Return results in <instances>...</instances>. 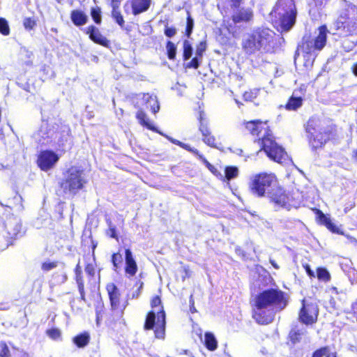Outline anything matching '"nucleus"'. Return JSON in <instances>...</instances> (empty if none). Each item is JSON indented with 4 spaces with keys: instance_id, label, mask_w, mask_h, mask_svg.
<instances>
[{
    "instance_id": "obj_63",
    "label": "nucleus",
    "mask_w": 357,
    "mask_h": 357,
    "mask_svg": "<svg viewBox=\"0 0 357 357\" xmlns=\"http://www.w3.org/2000/svg\"><path fill=\"white\" fill-rule=\"evenodd\" d=\"M39 142L40 143H42V144H44L45 143V141L44 140H42V139H38Z\"/></svg>"
},
{
    "instance_id": "obj_37",
    "label": "nucleus",
    "mask_w": 357,
    "mask_h": 357,
    "mask_svg": "<svg viewBox=\"0 0 357 357\" xmlns=\"http://www.w3.org/2000/svg\"><path fill=\"white\" fill-rule=\"evenodd\" d=\"M10 351L6 343H0V357H9Z\"/></svg>"
},
{
    "instance_id": "obj_40",
    "label": "nucleus",
    "mask_w": 357,
    "mask_h": 357,
    "mask_svg": "<svg viewBox=\"0 0 357 357\" xmlns=\"http://www.w3.org/2000/svg\"><path fill=\"white\" fill-rule=\"evenodd\" d=\"M112 261L114 266L115 267V271H116L118 264H120L122 261V256L119 253H115L112 255Z\"/></svg>"
},
{
    "instance_id": "obj_26",
    "label": "nucleus",
    "mask_w": 357,
    "mask_h": 357,
    "mask_svg": "<svg viewBox=\"0 0 357 357\" xmlns=\"http://www.w3.org/2000/svg\"><path fill=\"white\" fill-rule=\"evenodd\" d=\"M238 175V169L236 167H227L225 169V177L229 181L237 177Z\"/></svg>"
},
{
    "instance_id": "obj_22",
    "label": "nucleus",
    "mask_w": 357,
    "mask_h": 357,
    "mask_svg": "<svg viewBox=\"0 0 357 357\" xmlns=\"http://www.w3.org/2000/svg\"><path fill=\"white\" fill-rule=\"evenodd\" d=\"M90 340V335L88 333L85 332L73 337V341L79 348L86 347Z\"/></svg>"
},
{
    "instance_id": "obj_25",
    "label": "nucleus",
    "mask_w": 357,
    "mask_h": 357,
    "mask_svg": "<svg viewBox=\"0 0 357 357\" xmlns=\"http://www.w3.org/2000/svg\"><path fill=\"white\" fill-rule=\"evenodd\" d=\"M317 277L322 282H327L331 280V275L325 268H318L317 269Z\"/></svg>"
},
{
    "instance_id": "obj_36",
    "label": "nucleus",
    "mask_w": 357,
    "mask_h": 357,
    "mask_svg": "<svg viewBox=\"0 0 357 357\" xmlns=\"http://www.w3.org/2000/svg\"><path fill=\"white\" fill-rule=\"evenodd\" d=\"M76 281L77 283L79 291L81 294L82 298L84 299V282L82 280V274L76 275Z\"/></svg>"
},
{
    "instance_id": "obj_1",
    "label": "nucleus",
    "mask_w": 357,
    "mask_h": 357,
    "mask_svg": "<svg viewBox=\"0 0 357 357\" xmlns=\"http://www.w3.org/2000/svg\"><path fill=\"white\" fill-rule=\"evenodd\" d=\"M250 189L252 194L258 197H268L275 204V208H290L289 197L278 186V180L273 174L264 172L253 175L250 178Z\"/></svg>"
},
{
    "instance_id": "obj_2",
    "label": "nucleus",
    "mask_w": 357,
    "mask_h": 357,
    "mask_svg": "<svg viewBox=\"0 0 357 357\" xmlns=\"http://www.w3.org/2000/svg\"><path fill=\"white\" fill-rule=\"evenodd\" d=\"M287 303V296L281 290H264L255 299L253 317L260 324H268L272 321L275 313L285 308Z\"/></svg>"
},
{
    "instance_id": "obj_29",
    "label": "nucleus",
    "mask_w": 357,
    "mask_h": 357,
    "mask_svg": "<svg viewBox=\"0 0 357 357\" xmlns=\"http://www.w3.org/2000/svg\"><path fill=\"white\" fill-rule=\"evenodd\" d=\"M46 334L48 337L54 340H59L61 339V333L58 328H51L46 331Z\"/></svg>"
},
{
    "instance_id": "obj_49",
    "label": "nucleus",
    "mask_w": 357,
    "mask_h": 357,
    "mask_svg": "<svg viewBox=\"0 0 357 357\" xmlns=\"http://www.w3.org/2000/svg\"><path fill=\"white\" fill-rule=\"evenodd\" d=\"M158 132L160 133V135L165 136V137H167L171 142H172L174 144H176L180 146V144H181V143H182L181 142L177 140V139H173L170 137L163 135L162 132H160L159 131Z\"/></svg>"
},
{
    "instance_id": "obj_34",
    "label": "nucleus",
    "mask_w": 357,
    "mask_h": 357,
    "mask_svg": "<svg viewBox=\"0 0 357 357\" xmlns=\"http://www.w3.org/2000/svg\"><path fill=\"white\" fill-rule=\"evenodd\" d=\"M258 90H253L250 91H246L243 94V98L246 101H252L257 96Z\"/></svg>"
},
{
    "instance_id": "obj_13",
    "label": "nucleus",
    "mask_w": 357,
    "mask_h": 357,
    "mask_svg": "<svg viewBox=\"0 0 357 357\" xmlns=\"http://www.w3.org/2000/svg\"><path fill=\"white\" fill-rule=\"evenodd\" d=\"M137 101L135 103L136 107L142 105H146V107H150L153 114L157 113L160 109V105L156 96L150 93H139L136 96Z\"/></svg>"
},
{
    "instance_id": "obj_7",
    "label": "nucleus",
    "mask_w": 357,
    "mask_h": 357,
    "mask_svg": "<svg viewBox=\"0 0 357 357\" xmlns=\"http://www.w3.org/2000/svg\"><path fill=\"white\" fill-rule=\"evenodd\" d=\"M278 18L282 31H289L296 22V10L293 0H278L272 12Z\"/></svg>"
},
{
    "instance_id": "obj_12",
    "label": "nucleus",
    "mask_w": 357,
    "mask_h": 357,
    "mask_svg": "<svg viewBox=\"0 0 357 357\" xmlns=\"http://www.w3.org/2000/svg\"><path fill=\"white\" fill-rule=\"evenodd\" d=\"M59 159L58 155L53 151H42L38 158V165L42 170L47 171L54 166Z\"/></svg>"
},
{
    "instance_id": "obj_53",
    "label": "nucleus",
    "mask_w": 357,
    "mask_h": 357,
    "mask_svg": "<svg viewBox=\"0 0 357 357\" xmlns=\"http://www.w3.org/2000/svg\"><path fill=\"white\" fill-rule=\"evenodd\" d=\"M143 283L142 282L139 287L137 289V290L132 294V298H137L139 295L140 294V290L142 288Z\"/></svg>"
},
{
    "instance_id": "obj_38",
    "label": "nucleus",
    "mask_w": 357,
    "mask_h": 357,
    "mask_svg": "<svg viewBox=\"0 0 357 357\" xmlns=\"http://www.w3.org/2000/svg\"><path fill=\"white\" fill-rule=\"evenodd\" d=\"M328 351V347H322L317 351H315L312 357H324L325 356Z\"/></svg>"
},
{
    "instance_id": "obj_45",
    "label": "nucleus",
    "mask_w": 357,
    "mask_h": 357,
    "mask_svg": "<svg viewBox=\"0 0 357 357\" xmlns=\"http://www.w3.org/2000/svg\"><path fill=\"white\" fill-rule=\"evenodd\" d=\"M199 57L196 56V57L193 58L191 61L188 64V68H197L199 66Z\"/></svg>"
},
{
    "instance_id": "obj_9",
    "label": "nucleus",
    "mask_w": 357,
    "mask_h": 357,
    "mask_svg": "<svg viewBox=\"0 0 357 357\" xmlns=\"http://www.w3.org/2000/svg\"><path fill=\"white\" fill-rule=\"evenodd\" d=\"M86 183L84 171L77 167H72L67 171L61 186L65 193L74 195L82 189Z\"/></svg>"
},
{
    "instance_id": "obj_5",
    "label": "nucleus",
    "mask_w": 357,
    "mask_h": 357,
    "mask_svg": "<svg viewBox=\"0 0 357 357\" xmlns=\"http://www.w3.org/2000/svg\"><path fill=\"white\" fill-rule=\"evenodd\" d=\"M161 305V300L158 296L154 297L151 301L153 310L146 316L144 324L145 330L155 328L154 333L156 338L163 339L165 334V313Z\"/></svg>"
},
{
    "instance_id": "obj_60",
    "label": "nucleus",
    "mask_w": 357,
    "mask_h": 357,
    "mask_svg": "<svg viewBox=\"0 0 357 357\" xmlns=\"http://www.w3.org/2000/svg\"><path fill=\"white\" fill-rule=\"evenodd\" d=\"M326 357H336V355L335 353H331L328 350V354L326 355Z\"/></svg>"
},
{
    "instance_id": "obj_28",
    "label": "nucleus",
    "mask_w": 357,
    "mask_h": 357,
    "mask_svg": "<svg viewBox=\"0 0 357 357\" xmlns=\"http://www.w3.org/2000/svg\"><path fill=\"white\" fill-rule=\"evenodd\" d=\"M112 15L116 22L121 26H123L124 24V20L119 10V8H112Z\"/></svg>"
},
{
    "instance_id": "obj_61",
    "label": "nucleus",
    "mask_w": 357,
    "mask_h": 357,
    "mask_svg": "<svg viewBox=\"0 0 357 357\" xmlns=\"http://www.w3.org/2000/svg\"><path fill=\"white\" fill-rule=\"evenodd\" d=\"M190 311L192 313H194L196 311V310L194 307H190Z\"/></svg>"
},
{
    "instance_id": "obj_44",
    "label": "nucleus",
    "mask_w": 357,
    "mask_h": 357,
    "mask_svg": "<svg viewBox=\"0 0 357 357\" xmlns=\"http://www.w3.org/2000/svg\"><path fill=\"white\" fill-rule=\"evenodd\" d=\"M13 357H29V354L24 352L23 351H20L18 349H14L12 353Z\"/></svg>"
},
{
    "instance_id": "obj_47",
    "label": "nucleus",
    "mask_w": 357,
    "mask_h": 357,
    "mask_svg": "<svg viewBox=\"0 0 357 357\" xmlns=\"http://www.w3.org/2000/svg\"><path fill=\"white\" fill-rule=\"evenodd\" d=\"M86 273L89 275H93L95 273V268L92 264H87L85 268Z\"/></svg>"
},
{
    "instance_id": "obj_8",
    "label": "nucleus",
    "mask_w": 357,
    "mask_h": 357,
    "mask_svg": "<svg viewBox=\"0 0 357 357\" xmlns=\"http://www.w3.org/2000/svg\"><path fill=\"white\" fill-rule=\"evenodd\" d=\"M307 130L313 137L310 140L313 149L321 147L330 139L331 129L326 126L324 121L311 119L308 122Z\"/></svg>"
},
{
    "instance_id": "obj_14",
    "label": "nucleus",
    "mask_w": 357,
    "mask_h": 357,
    "mask_svg": "<svg viewBox=\"0 0 357 357\" xmlns=\"http://www.w3.org/2000/svg\"><path fill=\"white\" fill-rule=\"evenodd\" d=\"M204 114L203 112H200L199 114V130L203 136V142L207 145L211 147H215V139L214 136H213L207 127L206 123H205L204 120Z\"/></svg>"
},
{
    "instance_id": "obj_18",
    "label": "nucleus",
    "mask_w": 357,
    "mask_h": 357,
    "mask_svg": "<svg viewBox=\"0 0 357 357\" xmlns=\"http://www.w3.org/2000/svg\"><path fill=\"white\" fill-rule=\"evenodd\" d=\"M151 4V0H132L131 6L132 13L135 15L146 11Z\"/></svg>"
},
{
    "instance_id": "obj_54",
    "label": "nucleus",
    "mask_w": 357,
    "mask_h": 357,
    "mask_svg": "<svg viewBox=\"0 0 357 357\" xmlns=\"http://www.w3.org/2000/svg\"><path fill=\"white\" fill-rule=\"evenodd\" d=\"M20 226L19 225H17L16 226V228H15L14 231L13 232H10L8 231L9 234L13 237V236H16L18 232L20 231Z\"/></svg>"
},
{
    "instance_id": "obj_55",
    "label": "nucleus",
    "mask_w": 357,
    "mask_h": 357,
    "mask_svg": "<svg viewBox=\"0 0 357 357\" xmlns=\"http://www.w3.org/2000/svg\"><path fill=\"white\" fill-rule=\"evenodd\" d=\"M232 1V6L235 8H237L240 5L241 0H231Z\"/></svg>"
},
{
    "instance_id": "obj_33",
    "label": "nucleus",
    "mask_w": 357,
    "mask_h": 357,
    "mask_svg": "<svg viewBox=\"0 0 357 357\" xmlns=\"http://www.w3.org/2000/svg\"><path fill=\"white\" fill-rule=\"evenodd\" d=\"M57 266V263L55 261H47L43 263L42 269L45 271H49Z\"/></svg>"
},
{
    "instance_id": "obj_17",
    "label": "nucleus",
    "mask_w": 357,
    "mask_h": 357,
    "mask_svg": "<svg viewBox=\"0 0 357 357\" xmlns=\"http://www.w3.org/2000/svg\"><path fill=\"white\" fill-rule=\"evenodd\" d=\"M252 17L253 13L250 8H241L234 12L232 18L235 23H239L248 22L252 20Z\"/></svg>"
},
{
    "instance_id": "obj_57",
    "label": "nucleus",
    "mask_w": 357,
    "mask_h": 357,
    "mask_svg": "<svg viewBox=\"0 0 357 357\" xmlns=\"http://www.w3.org/2000/svg\"><path fill=\"white\" fill-rule=\"evenodd\" d=\"M352 71H353V73L357 76V63H355L354 66H353V68H352Z\"/></svg>"
},
{
    "instance_id": "obj_62",
    "label": "nucleus",
    "mask_w": 357,
    "mask_h": 357,
    "mask_svg": "<svg viewBox=\"0 0 357 357\" xmlns=\"http://www.w3.org/2000/svg\"><path fill=\"white\" fill-rule=\"evenodd\" d=\"M63 277V282H65L67 279V276L64 274Z\"/></svg>"
},
{
    "instance_id": "obj_27",
    "label": "nucleus",
    "mask_w": 357,
    "mask_h": 357,
    "mask_svg": "<svg viewBox=\"0 0 357 357\" xmlns=\"http://www.w3.org/2000/svg\"><path fill=\"white\" fill-rule=\"evenodd\" d=\"M192 54V47L190 42L187 40L183 42V58L184 60L189 59Z\"/></svg>"
},
{
    "instance_id": "obj_11",
    "label": "nucleus",
    "mask_w": 357,
    "mask_h": 357,
    "mask_svg": "<svg viewBox=\"0 0 357 357\" xmlns=\"http://www.w3.org/2000/svg\"><path fill=\"white\" fill-rule=\"evenodd\" d=\"M106 289L109 297L112 310L113 311H119V314H122L127 306V302L121 305L120 291L114 283L107 284Z\"/></svg>"
},
{
    "instance_id": "obj_43",
    "label": "nucleus",
    "mask_w": 357,
    "mask_h": 357,
    "mask_svg": "<svg viewBox=\"0 0 357 357\" xmlns=\"http://www.w3.org/2000/svg\"><path fill=\"white\" fill-rule=\"evenodd\" d=\"M180 146L182 147L183 149L194 153L195 155H197V157L199 158V155H201L199 153V152L198 151V150H197L196 149H194V148H191L190 145L188 144H184V143H181V144H180Z\"/></svg>"
},
{
    "instance_id": "obj_15",
    "label": "nucleus",
    "mask_w": 357,
    "mask_h": 357,
    "mask_svg": "<svg viewBox=\"0 0 357 357\" xmlns=\"http://www.w3.org/2000/svg\"><path fill=\"white\" fill-rule=\"evenodd\" d=\"M126 267L125 271L129 276H134L137 271V265L130 249L125 252Z\"/></svg>"
},
{
    "instance_id": "obj_23",
    "label": "nucleus",
    "mask_w": 357,
    "mask_h": 357,
    "mask_svg": "<svg viewBox=\"0 0 357 357\" xmlns=\"http://www.w3.org/2000/svg\"><path fill=\"white\" fill-rule=\"evenodd\" d=\"M204 343L206 348L210 351L215 350L218 346V342L214 335L209 332L205 333Z\"/></svg>"
},
{
    "instance_id": "obj_10",
    "label": "nucleus",
    "mask_w": 357,
    "mask_h": 357,
    "mask_svg": "<svg viewBox=\"0 0 357 357\" xmlns=\"http://www.w3.org/2000/svg\"><path fill=\"white\" fill-rule=\"evenodd\" d=\"M319 308L315 300L308 298L302 301V307L299 312V319L305 324H312L317 320Z\"/></svg>"
},
{
    "instance_id": "obj_52",
    "label": "nucleus",
    "mask_w": 357,
    "mask_h": 357,
    "mask_svg": "<svg viewBox=\"0 0 357 357\" xmlns=\"http://www.w3.org/2000/svg\"><path fill=\"white\" fill-rule=\"evenodd\" d=\"M111 1H112L111 5H112V8H119L120 3L122 0H111Z\"/></svg>"
},
{
    "instance_id": "obj_50",
    "label": "nucleus",
    "mask_w": 357,
    "mask_h": 357,
    "mask_svg": "<svg viewBox=\"0 0 357 357\" xmlns=\"http://www.w3.org/2000/svg\"><path fill=\"white\" fill-rule=\"evenodd\" d=\"M305 271L307 273V275L310 277V278H314L315 277V273L314 272L311 270L310 267L309 265L306 264L305 266Z\"/></svg>"
},
{
    "instance_id": "obj_35",
    "label": "nucleus",
    "mask_w": 357,
    "mask_h": 357,
    "mask_svg": "<svg viewBox=\"0 0 357 357\" xmlns=\"http://www.w3.org/2000/svg\"><path fill=\"white\" fill-rule=\"evenodd\" d=\"M206 48V41H202L199 43L196 49V56L202 58L203 53L205 52Z\"/></svg>"
},
{
    "instance_id": "obj_32",
    "label": "nucleus",
    "mask_w": 357,
    "mask_h": 357,
    "mask_svg": "<svg viewBox=\"0 0 357 357\" xmlns=\"http://www.w3.org/2000/svg\"><path fill=\"white\" fill-rule=\"evenodd\" d=\"M100 9L99 8H93L91 9V17L96 24L101 22V14Z\"/></svg>"
},
{
    "instance_id": "obj_19",
    "label": "nucleus",
    "mask_w": 357,
    "mask_h": 357,
    "mask_svg": "<svg viewBox=\"0 0 357 357\" xmlns=\"http://www.w3.org/2000/svg\"><path fill=\"white\" fill-rule=\"evenodd\" d=\"M70 18L73 24L77 26L84 25L88 21V16L79 10H73Z\"/></svg>"
},
{
    "instance_id": "obj_30",
    "label": "nucleus",
    "mask_w": 357,
    "mask_h": 357,
    "mask_svg": "<svg viewBox=\"0 0 357 357\" xmlns=\"http://www.w3.org/2000/svg\"><path fill=\"white\" fill-rule=\"evenodd\" d=\"M0 33L4 36H7L10 33L8 22L4 18H0Z\"/></svg>"
},
{
    "instance_id": "obj_6",
    "label": "nucleus",
    "mask_w": 357,
    "mask_h": 357,
    "mask_svg": "<svg viewBox=\"0 0 357 357\" xmlns=\"http://www.w3.org/2000/svg\"><path fill=\"white\" fill-rule=\"evenodd\" d=\"M327 29L322 26L319 29V35L311 39L310 36H304L302 43L297 49V55L302 56L307 61H314L316 54L315 51L321 50L326 45Z\"/></svg>"
},
{
    "instance_id": "obj_56",
    "label": "nucleus",
    "mask_w": 357,
    "mask_h": 357,
    "mask_svg": "<svg viewBox=\"0 0 357 357\" xmlns=\"http://www.w3.org/2000/svg\"><path fill=\"white\" fill-rule=\"evenodd\" d=\"M81 274H82L81 268H80L79 265L77 264L76 266V268H75V275H81Z\"/></svg>"
},
{
    "instance_id": "obj_58",
    "label": "nucleus",
    "mask_w": 357,
    "mask_h": 357,
    "mask_svg": "<svg viewBox=\"0 0 357 357\" xmlns=\"http://www.w3.org/2000/svg\"><path fill=\"white\" fill-rule=\"evenodd\" d=\"M352 309L354 310V312L356 314V317H357V301L353 305Z\"/></svg>"
},
{
    "instance_id": "obj_39",
    "label": "nucleus",
    "mask_w": 357,
    "mask_h": 357,
    "mask_svg": "<svg viewBox=\"0 0 357 357\" xmlns=\"http://www.w3.org/2000/svg\"><path fill=\"white\" fill-rule=\"evenodd\" d=\"M199 159H200L207 167V168L214 174H216L217 169L213 166L211 164H210L206 159L202 155H199Z\"/></svg>"
},
{
    "instance_id": "obj_16",
    "label": "nucleus",
    "mask_w": 357,
    "mask_h": 357,
    "mask_svg": "<svg viewBox=\"0 0 357 357\" xmlns=\"http://www.w3.org/2000/svg\"><path fill=\"white\" fill-rule=\"evenodd\" d=\"M86 33L89 34L91 40L103 46H107L109 41L100 32L98 28L94 26H89Z\"/></svg>"
},
{
    "instance_id": "obj_20",
    "label": "nucleus",
    "mask_w": 357,
    "mask_h": 357,
    "mask_svg": "<svg viewBox=\"0 0 357 357\" xmlns=\"http://www.w3.org/2000/svg\"><path fill=\"white\" fill-rule=\"evenodd\" d=\"M319 221L324 224L327 229H328L331 231L335 234H342L343 233L340 231L339 227L335 225L330 218H327L324 213L321 211H319Z\"/></svg>"
},
{
    "instance_id": "obj_51",
    "label": "nucleus",
    "mask_w": 357,
    "mask_h": 357,
    "mask_svg": "<svg viewBox=\"0 0 357 357\" xmlns=\"http://www.w3.org/2000/svg\"><path fill=\"white\" fill-rule=\"evenodd\" d=\"M33 26H34V22H33L30 19H27L25 20L24 26L26 29H32Z\"/></svg>"
},
{
    "instance_id": "obj_42",
    "label": "nucleus",
    "mask_w": 357,
    "mask_h": 357,
    "mask_svg": "<svg viewBox=\"0 0 357 357\" xmlns=\"http://www.w3.org/2000/svg\"><path fill=\"white\" fill-rule=\"evenodd\" d=\"M193 29V20L190 16H188L187 18V27H186V34L188 36H190Z\"/></svg>"
},
{
    "instance_id": "obj_64",
    "label": "nucleus",
    "mask_w": 357,
    "mask_h": 357,
    "mask_svg": "<svg viewBox=\"0 0 357 357\" xmlns=\"http://www.w3.org/2000/svg\"><path fill=\"white\" fill-rule=\"evenodd\" d=\"M355 157L357 158V151L355 153Z\"/></svg>"
},
{
    "instance_id": "obj_59",
    "label": "nucleus",
    "mask_w": 357,
    "mask_h": 357,
    "mask_svg": "<svg viewBox=\"0 0 357 357\" xmlns=\"http://www.w3.org/2000/svg\"><path fill=\"white\" fill-rule=\"evenodd\" d=\"M270 262H271V264H272V266H273L275 268H276V269H278V268H279L278 265L275 263V261H273V260L271 259V260H270Z\"/></svg>"
},
{
    "instance_id": "obj_4",
    "label": "nucleus",
    "mask_w": 357,
    "mask_h": 357,
    "mask_svg": "<svg viewBox=\"0 0 357 357\" xmlns=\"http://www.w3.org/2000/svg\"><path fill=\"white\" fill-rule=\"evenodd\" d=\"M274 32L269 29H258L244 35L241 45L243 52L248 55L263 53L271 49Z\"/></svg>"
},
{
    "instance_id": "obj_41",
    "label": "nucleus",
    "mask_w": 357,
    "mask_h": 357,
    "mask_svg": "<svg viewBox=\"0 0 357 357\" xmlns=\"http://www.w3.org/2000/svg\"><path fill=\"white\" fill-rule=\"evenodd\" d=\"M107 234L109 235L110 237L118 240V236L116 232V227L112 225L111 222H109V229Z\"/></svg>"
},
{
    "instance_id": "obj_48",
    "label": "nucleus",
    "mask_w": 357,
    "mask_h": 357,
    "mask_svg": "<svg viewBox=\"0 0 357 357\" xmlns=\"http://www.w3.org/2000/svg\"><path fill=\"white\" fill-rule=\"evenodd\" d=\"M102 319V315L101 313V310L96 309V324L97 325H100V323Z\"/></svg>"
},
{
    "instance_id": "obj_3",
    "label": "nucleus",
    "mask_w": 357,
    "mask_h": 357,
    "mask_svg": "<svg viewBox=\"0 0 357 357\" xmlns=\"http://www.w3.org/2000/svg\"><path fill=\"white\" fill-rule=\"evenodd\" d=\"M266 124L260 121H251L246 123L245 128L252 135L261 136L258 144L270 159L279 163L286 162L288 160L287 153L275 142L270 130L265 127Z\"/></svg>"
},
{
    "instance_id": "obj_46",
    "label": "nucleus",
    "mask_w": 357,
    "mask_h": 357,
    "mask_svg": "<svg viewBox=\"0 0 357 357\" xmlns=\"http://www.w3.org/2000/svg\"><path fill=\"white\" fill-rule=\"evenodd\" d=\"M176 33V30L174 28L167 27L165 31V33L167 37L172 38Z\"/></svg>"
},
{
    "instance_id": "obj_31",
    "label": "nucleus",
    "mask_w": 357,
    "mask_h": 357,
    "mask_svg": "<svg viewBox=\"0 0 357 357\" xmlns=\"http://www.w3.org/2000/svg\"><path fill=\"white\" fill-rule=\"evenodd\" d=\"M167 50L168 52V57L169 59H174L176 56V48L175 45L169 41L167 44Z\"/></svg>"
},
{
    "instance_id": "obj_21",
    "label": "nucleus",
    "mask_w": 357,
    "mask_h": 357,
    "mask_svg": "<svg viewBox=\"0 0 357 357\" xmlns=\"http://www.w3.org/2000/svg\"><path fill=\"white\" fill-rule=\"evenodd\" d=\"M136 117L138 119L139 123L149 130H151L155 132H158L155 126L152 125V123L149 121V118L146 114L142 111L139 110L136 114Z\"/></svg>"
},
{
    "instance_id": "obj_24",
    "label": "nucleus",
    "mask_w": 357,
    "mask_h": 357,
    "mask_svg": "<svg viewBox=\"0 0 357 357\" xmlns=\"http://www.w3.org/2000/svg\"><path fill=\"white\" fill-rule=\"evenodd\" d=\"M296 92L294 91L292 97L287 104V109L289 110H296L302 105L303 99L301 97H296Z\"/></svg>"
}]
</instances>
